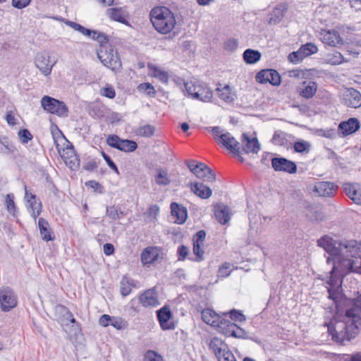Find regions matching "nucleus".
<instances>
[{
  "label": "nucleus",
  "mask_w": 361,
  "mask_h": 361,
  "mask_svg": "<svg viewBox=\"0 0 361 361\" xmlns=\"http://www.w3.org/2000/svg\"><path fill=\"white\" fill-rule=\"evenodd\" d=\"M203 244H200L197 243H193V253L196 256V259L189 257L188 259L191 261L201 262L204 259L203 255L204 253V250L202 246Z\"/></svg>",
  "instance_id": "37998d69"
},
{
  "label": "nucleus",
  "mask_w": 361,
  "mask_h": 361,
  "mask_svg": "<svg viewBox=\"0 0 361 361\" xmlns=\"http://www.w3.org/2000/svg\"><path fill=\"white\" fill-rule=\"evenodd\" d=\"M100 94L102 96L109 99H114L116 96L115 90L111 85H106L105 87L101 89Z\"/></svg>",
  "instance_id": "3c124183"
},
{
  "label": "nucleus",
  "mask_w": 361,
  "mask_h": 361,
  "mask_svg": "<svg viewBox=\"0 0 361 361\" xmlns=\"http://www.w3.org/2000/svg\"><path fill=\"white\" fill-rule=\"evenodd\" d=\"M345 194L355 203L361 204V185L358 183H345L343 184Z\"/></svg>",
  "instance_id": "6ab92c4d"
},
{
  "label": "nucleus",
  "mask_w": 361,
  "mask_h": 361,
  "mask_svg": "<svg viewBox=\"0 0 361 361\" xmlns=\"http://www.w3.org/2000/svg\"><path fill=\"white\" fill-rule=\"evenodd\" d=\"M238 43L235 39H228L224 42V49L228 51H233L238 47Z\"/></svg>",
  "instance_id": "e2e57ef3"
},
{
  "label": "nucleus",
  "mask_w": 361,
  "mask_h": 361,
  "mask_svg": "<svg viewBox=\"0 0 361 361\" xmlns=\"http://www.w3.org/2000/svg\"><path fill=\"white\" fill-rule=\"evenodd\" d=\"M241 153L249 154L250 152L257 154L260 150V144L257 137H250L247 133H244L241 136Z\"/></svg>",
  "instance_id": "f8f14e48"
},
{
  "label": "nucleus",
  "mask_w": 361,
  "mask_h": 361,
  "mask_svg": "<svg viewBox=\"0 0 361 361\" xmlns=\"http://www.w3.org/2000/svg\"><path fill=\"white\" fill-rule=\"evenodd\" d=\"M343 103L349 108L357 109L360 107V92L353 87L347 88L343 93Z\"/></svg>",
  "instance_id": "9b49d317"
},
{
  "label": "nucleus",
  "mask_w": 361,
  "mask_h": 361,
  "mask_svg": "<svg viewBox=\"0 0 361 361\" xmlns=\"http://www.w3.org/2000/svg\"><path fill=\"white\" fill-rule=\"evenodd\" d=\"M111 325L118 330H121L127 327L128 323L125 319L121 317V319H111Z\"/></svg>",
  "instance_id": "6e6d98bb"
},
{
  "label": "nucleus",
  "mask_w": 361,
  "mask_h": 361,
  "mask_svg": "<svg viewBox=\"0 0 361 361\" xmlns=\"http://www.w3.org/2000/svg\"><path fill=\"white\" fill-rule=\"evenodd\" d=\"M106 13L109 17L113 20L125 23L126 20L125 19L121 8H111L107 9Z\"/></svg>",
  "instance_id": "e433bc0d"
},
{
  "label": "nucleus",
  "mask_w": 361,
  "mask_h": 361,
  "mask_svg": "<svg viewBox=\"0 0 361 361\" xmlns=\"http://www.w3.org/2000/svg\"><path fill=\"white\" fill-rule=\"evenodd\" d=\"M188 247L184 245H180L177 249L178 261H184L188 255Z\"/></svg>",
  "instance_id": "864d4df0"
},
{
  "label": "nucleus",
  "mask_w": 361,
  "mask_h": 361,
  "mask_svg": "<svg viewBox=\"0 0 361 361\" xmlns=\"http://www.w3.org/2000/svg\"><path fill=\"white\" fill-rule=\"evenodd\" d=\"M139 91H143L149 96H154L156 93L154 87L149 82H145L139 85Z\"/></svg>",
  "instance_id": "4d7b16f0"
},
{
  "label": "nucleus",
  "mask_w": 361,
  "mask_h": 361,
  "mask_svg": "<svg viewBox=\"0 0 361 361\" xmlns=\"http://www.w3.org/2000/svg\"><path fill=\"white\" fill-rule=\"evenodd\" d=\"M67 24L75 30L80 32L85 36L90 35V34L92 32L90 29H87L77 23L68 21Z\"/></svg>",
  "instance_id": "09e8293b"
},
{
  "label": "nucleus",
  "mask_w": 361,
  "mask_h": 361,
  "mask_svg": "<svg viewBox=\"0 0 361 361\" xmlns=\"http://www.w3.org/2000/svg\"><path fill=\"white\" fill-rule=\"evenodd\" d=\"M271 166L275 171H283L294 173L297 171L295 162L284 157H274L271 159Z\"/></svg>",
  "instance_id": "9d476101"
},
{
  "label": "nucleus",
  "mask_w": 361,
  "mask_h": 361,
  "mask_svg": "<svg viewBox=\"0 0 361 361\" xmlns=\"http://www.w3.org/2000/svg\"><path fill=\"white\" fill-rule=\"evenodd\" d=\"M200 167L194 173V175L204 181L213 183L216 180L214 171L204 163L199 164Z\"/></svg>",
  "instance_id": "4be33fe9"
},
{
  "label": "nucleus",
  "mask_w": 361,
  "mask_h": 361,
  "mask_svg": "<svg viewBox=\"0 0 361 361\" xmlns=\"http://www.w3.org/2000/svg\"><path fill=\"white\" fill-rule=\"evenodd\" d=\"M143 361H164L163 357L157 352L148 350L144 354Z\"/></svg>",
  "instance_id": "49530a36"
},
{
  "label": "nucleus",
  "mask_w": 361,
  "mask_h": 361,
  "mask_svg": "<svg viewBox=\"0 0 361 361\" xmlns=\"http://www.w3.org/2000/svg\"><path fill=\"white\" fill-rule=\"evenodd\" d=\"M194 94L195 99L204 102H209L213 97L212 90L204 83L198 84L197 92Z\"/></svg>",
  "instance_id": "bb28decb"
},
{
  "label": "nucleus",
  "mask_w": 361,
  "mask_h": 361,
  "mask_svg": "<svg viewBox=\"0 0 361 361\" xmlns=\"http://www.w3.org/2000/svg\"><path fill=\"white\" fill-rule=\"evenodd\" d=\"M360 128V123L357 118H350L345 121H342L338 125V133L343 137L351 135L357 131Z\"/></svg>",
  "instance_id": "4468645a"
},
{
  "label": "nucleus",
  "mask_w": 361,
  "mask_h": 361,
  "mask_svg": "<svg viewBox=\"0 0 361 361\" xmlns=\"http://www.w3.org/2000/svg\"><path fill=\"white\" fill-rule=\"evenodd\" d=\"M155 132V128L152 125H145L137 129V135L142 137H151Z\"/></svg>",
  "instance_id": "c03bdc74"
},
{
  "label": "nucleus",
  "mask_w": 361,
  "mask_h": 361,
  "mask_svg": "<svg viewBox=\"0 0 361 361\" xmlns=\"http://www.w3.org/2000/svg\"><path fill=\"white\" fill-rule=\"evenodd\" d=\"M27 207L32 218L36 220L42 212V202L37 199L35 195H31L27 202Z\"/></svg>",
  "instance_id": "cd10ccee"
},
{
  "label": "nucleus",
  "mask_w": 361,
  "mask_h": 361,
  "mask_svg": "<svg viewBox=\"0 0 361 361\" xmlns=\"http://www.w3.org/2000/svg\"><path fill=\"white\" fill-rule=\"evenodd\" d=\"M140 257L143 264H152L157 260L158 254L154 248L147 247L141 253Z\"/></svg>",
  "instance_id": "72a5a7b5"
},
{
  "label": "nucleus",
  "mask_w": 361,
  "mask_h": 361,
  "mask_svg": "<svg viewBox=\"0 0 361 361\" xmlns=\"http://www.w3.org/2000/svg\"><path fill=\"white\" fill-rule=\"evenodd\" d=\"M149 16L154 28L160 34L170 33L176 25L174 13L166 6L153 8Z\"/></svg>",
  "instance_id": "7ed1b4c3"
},
{
  "label": "nucleus",
  "mask_w": 361,
  "mask_h": 361,
  "mask_svg": "<svg viewBox=\"0 0 361 361\" xmlns=\"http://www.w3.org/2000/svg\"><path fill=\"white\" fill-rule=\"evenodd\" d=\"M326 63L331 65H339L345 62L343 56L338 51H335L332 54H329L326 58Z\"/></svg>",
  "instance_id": "ea45409f"
},
{
  "label": "nucleus",
  "mask_w": 361,
  "mask_h": 361,
  "mask_svg": "<svg viewBox=\"0 0 361 361\" xmlns=\"http://www.w3.org/2000/svg\"><path fill=\"white\" fill-rule=\"evenodd\" d=\"M67 156H63L65 162L71 170L75 171L79 169L80 159L75 154L74 147L72 144H70V146L67 147Z\"/></svg>",
  "instance_id": "a878e982"
},
{
  "label": "nucleus",
  "mask_w": 361,
  "mask_h": 361,
  "mask_svg": "<svg viewBox=\"0 0 361 361\" xmlns=\"http://www.w3.org/2000/svg\"><path fill=\"white\" fill-rule=\"evenodd\" d=\"M121 138L116 135H110L106 139V143L111 147L118 149Z\"/></svg>",
  "instance_id": "8fccbe9b"
},
{
  "label": "nucleus",
  "mask_w": 361,
  "mask_h": 361,
  "mask_svg": "<svg viewBox=\"0 0 361 361\" xmlns=\"http://www.w3.org/2000/svg\"><path fill=\"white\" fill-rule=\"evenodd\" d=\"M206 343L209 349L214 354L216 358L229 348L224 341L217 336L207 338Z\"/></svg>",
  "instance_id": "2eb2a0df"
},
{
  "label": "nucleus",
  "mask_w": 361,
  "mask_h": 361,
  "mask_svg": "<svg viewBox=\"0 0 361 361\" xmlns=\"http://www.w3.org/2000/svg\"><path fill=\"white\" fill-rule=\"evenodd\" d=\"M219 319L216 330L226 336L240 338L244 331L235 323L226 319L225 317H217Z\"/></svg>",
  "instance_id": "423d86ee"
},
{
  "label": "nucleus",
  "mask_w": 361,
  "mask_h": 361,
  "mask_svg": "<svg viewBox=\"0 0 361 361\" xmlns=\"http://www.w3.org/2000/svg\"><path fill=\"white\" fill-rule=\"evenodd\" d=\"M338 186L331 181H318L314 185L312 191L319 197H331L335 195Z\"/></svg>",
  "instance_id": "6e6552de"
},
{
  "label": "nucleus",
  "mask_w": 361,
  "mask_h": 361,
  "mask_svg": "<svg viewBox=\"0 0 361 361\" xmlns=\"http://www.w3.org/2000/svg\"><path fill=\"white\" fill-rule=\"evenodd\" d=\"M41 106L44 111L58 116L67 117L68 116V108L66 104L51 97L44 96L41 99Z\"/></svg>",
  "instance_id": "39448f33"
},
{
  "label": "nucleus",
  "mask_w": 361,
  "mask_h": 361,
  "mask_svg": "<svg viewBox=\"0 0 361 361\" xmlns=\"http://www.w3.org/2000/svg\"><path fill=\"white\" fill-rule=\"evenodd\" d=\"M137 148V144L136 142L130 140L121 139L118 149L124 152H132Z\"/></svg>",
  "instance_id": "4c0bfd02"
},
{
  "label": "nucleus",
  "mask_w": 361,
  "mask_h": 361,
  "mask_svg": "<svg viewBox=\"0 0 361 361\" xmlns=\"http://www.w3.org/2000/svg\"><path fill=\"white\" fill-rule=\"evenodd\" d=\"M191 191L201 199H208L212 196V189L201 182L190 184Z\"/></svg>",
  "instance_id": "5701e85b"
},
{
  "label": "nucleus",
  "mask_w": 361,
  "mask_h": 361,
  "mask_svg": "<svg viewBox=\"0 0 361 361\" xmlns=\"http://www.w3.org/2000/svg\"><path fill=\"white\" fill-rule=\"evenodd\" d=\"M299 49L304 58L310 56L318 51L317 47L312 42H307L305 44L302 45Z\"/></svg>",
  "instance_id": "a19ab883"
},
{
  "label": "nucleus",
  "mask_w": 361,
  "mask_h": 361,
  "mask_svg": "<svg viewBox=\"0 0 361 361\" xmlns=\"http://www.w3.org/2000/svg\"><path fill=\"white\" fill-rule=\"evenodd\" d=\"M18 304L17 295L13 290L8 286L0 288V307L3 312H8L16 307Z\"/></svg>",
  "instance_id": "0eeeda50"
},
{
  "label": "nucleus",
  "mask_w": 361,
  "mask_h": 361,
  "mask_svg": "<svg viewBox=\"0 0 361 361\" xmlns=\"http://www.w3.org/2000/svg\"><path fill=\"white\" fill-rule=\"evenodd\" d=\"M154 76L159 78V80L164 83L167 84L169 81L168 73L164 71L156 69L154 71Z\"/></svg>",
  "instance_id": "69168bd1"
},
{
  "label": "nucleus",
  "mask_w": 361,
  "mask_h": 361,
  "mask_svg": "<svg viewBox=\"0 0 361 361\" xmlns=\"http://www.w3.org/2000/svg\"><path fill=\"white\" fill-rule=\"evenodd\" d=\"M135 281L126 276H123L120 281V290L122 296L126 297L129 295L132 288L135 287Z\"/></svg>",
  "instance_id": "7c9ffc66"
},
{
  "label": "nucleus",
  "mask_w": 361,
  "mask_h": 361,
  "mask_svg": "<svg viewBox=\"0 0 361 361\" xmlns=\"http://www.w3.org/2000/svg\"><path fill=\"white\" fill-rule=\"evenodd\" d=\"M293 149L297 153H308L311 149V144L304 140H299L294 142Z\"/></svg>",
  "instance_id": "58836bf2"
},
{
  "label": "nucleus",
  "mask_w": 361,
  "mask_h": 361,
  "mask_svg": "<svg viewBox=\"0 0 361 361\" xmlns=\"http://www.w3.org/2000/svg\"><path fill=\"white\" fill-rule=\"evenodd\" d=\"M287 10L285 4H281L277 5L269 14V24L276 25L281 22L284 16V13Z\"/></svg>",
  "instance_id": "c85d7f7f"
},
{
  "label": "nucleus",
  "mask_w": 361,
  "mask_h": 361,
  "mask_svg": "<svg viewBox=\"0 0 361 361\" xmlns=\"http://www.w3.org/2000/svg\"><path fill=\"white\" fill-rule=\"evenodd\" d=\"M35 63L41 73L47 76L51 74V69L56 63V61L51 63L49 55L43 53H39L35 57Z\"/></svg>",
  "instance_id": "ddd939ff"
},
{
  "label": "nucleus",
  "mask_w": 361,
  "mask_h": 361,
  "mask_svg": "<svg viewBox=\"0 0 361 361\" xmlns=\"http://www.w3.org/2000/svg\"><path fill=\"white\" fill-rule=\"evenodd\" d=\"M63 330L67 334L68 338L73 342L75 341L78 337L81 335L82 329L79 324H65L63 326Z\"/></svg>",
  "instance_id": "473e14b6"
},
{
  "label": "nucleus",
  "mask_w": 361,
  "mask_h": 361,
  "mask_svg": "<svg viewBox=\"0 0 361 361\" xmlns=\"http://www.w3.org/2000/svg\"><path fill=\"white\" fill-rule=\"evenodd\" d=\"M321 35L322 42L331 47H337L343 44L342 37L336 30H322Z\"/></svg>",
  "instance_id": "a211bd4d"
},
{
  "label": "nucleus",
  "mask_w": 361,
  "mask_h": 361,
  "mask_svg": "<svg viewBox=\"0 0 361 361\" xmlns=\"http://www.w3.org/2000/svg\"><path fill=\"white\" fill-rule=\"evenodd\" d=\"M102 156L103 157L104 159L106 162L107 165L109 166V168L113 170L116 174H119V171L118 169V167L116 164L113 161L111 158L106 154L104 152H101Z\"/></svg>",
  "instance_id": "bf43d9fd"
},
{
  "label": "nucleus",
  "mask_w": 361,
  "mask_h": 361,
  "mask_svg": "<svg viewBox=\"0 0 361 361\" xmlns=\"http://www.w3.org/2000/svg\"><path fill=\"white\" fill-rule=\"evenodd\" d=\"M303 87L299 89L298 92L302 97L309 99L312 98L317 90L318 85L314 81H304L302 82Z\"/></svg>",
  "instance_id": "393cba45"
},
{
  "label": "nucleus",
  "mask_w": 361,
  "mask_h": 361,
  "mask_svg": "<svg viewBox=\"0 0 361 361\" xmlns=\"http://www.w3.org/2000/svg\"><path fill=\"white\" fill-rule=\"evenodd\" d=\"M157 296L158 293L154 287L145 290L141 294L139 300L143 307H157L159 305Z\"/></svg>",
  "instance_id": "dca6fc26"
},
{
  "label": "nucleus",
  "mask_w": 361,
  "mask_h": 361,
  "mask_svg": "<svg viewBox=\"0 0 361 361\" xmlns=\"http://www.w3.org/2000/svg\"><path fill=\"white\" fill-rule=\"evenodd\" d=\"M214 215L219 223L225 225L231 219V209L224 204H217L214 206Z\"/></svg>",
  "instance_id": "aec40b11"
},
{
  "label": "nucleus",
  "mask_w": 361,
  "mask_h": 361,
  "mask_svg": "<svg viewBox=\"0 0 361 361\" xmlns=\"http://www.w3.org/2000/svg\"><path fill=\"white\" fill-rule=\"evenodd\" d=\"M18 136L20 141L24 144L27 143L33 137L32 135L27 129H22L19 130Z\"/></svg>",
  "instance_id": "5fc2aeb1"
},
{
  "label": "nucleus",
  "mask_w": 361,
  "mask_h": 361,
  "mask_svg": "<svg viewBox=\"0 0 361 361\" xmlns=\"http://www.w3.org/2000/svg\"><path fill=\"white\" fill-rule=\"evenodd\" d=\"M216 91L218 97L228 104L233 103L237 97L235 93L232 91L228 85L224 86L219 85V87H216Z\"/></svg>",
  "instance_id": "b1692460"
},
{
  "label": "nucleus",
  "mask_w": 361,
  "mask_h": 361,
  "mask_svg": "<svg viewBox=\"0 0 361 361\" xmlns=\"http://www.w3.org/2000/svg\"><path fill=\"white\" fill-rule=\"evenodd\" d=\"M6 204L8 212L15 215L17 208L14 202V195L12 193L6 195Z\"/></svg>",
  "instance_id": "de8ad7c7"
},
{
  "label": "nucleus",
  "mask_w": 361,
  "mask_h": 361,
  "mask_svg": "<svg viewBox=\"0 0 361 361\" xmlns=\"http://www.w3.org/2000/svg\"><path fill=\"white\" fill-rule=\"evenodd\" d=\"M255 78L261 84L269 82L274 86H279L281 82V75L274 69L262 70L257 73Z\"/></svg>",
  "instance_id": "1a4fd4ad"
},
{
  "label": "nucleus",
  "mask_w": 361,
  "mask_h": 361,
  "mask_svg": "<svg viewBox=\"0 0 361 361\" xmlns=\"http://www.w3.org/2000/svg\"><path fill=\"white\" fill-rule=\"evenodd\" d=\"M304 56H302L300 49L296 51H293L289 54L288 59L290 62L297 64L303 60Z\"/></svg>",
  "instance_id": "603ef678"
},
{
  "label": "nucleus",
  "mask_w": 361,
  "mask_h": 361,
  "mask_svg": "<svg viewBox=\"0 0 361 361\" xmlns=\"http://www.w3.org/2000/svg\"><path fill=\"white\" fill-rule=\"evenodd\" d=\"M261 53L255 49H247L243 54V58L244 61L247 64H254L258 62L261 59Z\"/></svg>",
  "instance_id": "2f4dec72"
},
{
  "label": "nucleus",
  "mask_w": 361,
  "mask_h": 361,
  "mask_svg": "<svg viewBox=\"0 0 361 361\" xmlns=\"http://www.w3.org/2000/svg\"><path fill=\"white\" fill-rule=\"evenodd\" d=\"M38 226L43 240L47 242L54 239V236L49 228V224L46 219L44 218H39L38 220Z\"/></svg>",
  "instance_id": "c756f323"
},
{
  "label": "nucleus",
  "mask_w": 361,
  "mask_h": 361,
  "mask_svg": "<svg viewBox=\"0 0 361 361\" xmlns=\"http://www.w3.org/2000/svg\"><path fill=\"white\" fill-rule=\"evenodd\" d=\"M219 143L234 154H241L240 142L228 132L224 133L223 138Z\"/></svg>",
  "instance_id": "f3484780"
},
{
  "label": "nucleus",
  "mask_w": 361,
  "mask_h": 361,
  "mask_svg": "<svg viewBox=\"0 0 361 361\" xmlns=\"http://www.w3.org/2000/svg\"><path fill=\"white\" fill-rule=\"evenodd\" d=\"M157 174L154 176L155 183L161 186H166L170 184L171 179L168 176L167 170L162 168H158L156 170Z\"/></svg>",
  "instance_id": "f704fd0d"
},
{
  "label": "nucleus",
  "mask_w": 361,
  "mask_h": 361,
  "mask_svg": "<svg viewBox=\"0 0 361 361\" xmlns=\"http://www.w3.org/2000/svg\"><path fill=\"white\" fill-rule=\"evenodd\" d=\"M157 319L163 330H173L178 324V321L175 319V317H157Z\"/></svg>",
  "instance_id": "c9c22d12"
},
{
  "label": "nucleus",
  "mask_w": 361,
  "mask_h": 361,
  "mask_svg": "<svg viewBox=\"0 0 361 361\" xmlns=\"http://www.w3.org/2000/svg\"><path fill=\"white\" fill-rule=\"evenodd\" d=\"M317 245L328 254L326 262L332 264L326 281L328 298L333 302L330 312L333 316H361V295L352 300L343 293L342 279L345 275L361 274V243L356 240H336L325 235L317 240Z\"/></svg>",
  "instance_id": "f257e3e1"
},
{
  "label": "nucleus",
  "mask_w": 361,
  "mask_h": 361,
  "mask_svg": "<svg viewBox=\"0 0 361 361\" xmlns=\"http://www.w3.org/2000/svg\"><path fill=\"white\" fill-rule=\"evenodd\" d=\"M97 56L104 66L112 71L121 67V61L118 51L110 44H103L97 50Z\"/></svg>",
  "instance_id": "20e7f679"
},
{
  "label": "nucleus",
  "mask_w": 361,
  "mask_h": 361,
  "mask_svg": "<svg viewBox=\"0 0 361 361\" xmlns=\"http://www.w3.org/2000/svg\"><path fill=\"white\" fill-rule=\"evenodd\" d=\"M99 163V161H97V159H94L84 163L82 168L84 170L91 172L98 167Z\"/></svg>",
  "instance_id": "680f3d73"
},
{
  "label": "nucleus",
  "mask_w": 361,
  "mask_h": 361,
  "mask_svg": "<svg viewBox=\"0 0 361 361\" xmlns=\"http://www.w3.org/2000/svg\"><path fill=\"white\" fill-rule=\"evenodd\" d=\"M218 361H236L233 354L229 348L216 358Z\"/></svg>",
  "instance_id": "052dcab7"
},
{
  "label": "nucleus",
  "mask_w": 361,
  "mask_h": 361,
  "mask_svg": "<svg viewBox=\"0 0 361 361\" xmlns=\"http://www.w3.org/2000/svg\"><path fill=\"white\" fill-rule=\"evenodd\" d=\"M106 214L112 220L120 219L123 216V212L118 209L116 206H107L106 208Z\"/></svg>",
  "instance_id": "79ce46f5"
},
{
  "label": "nucleus",
  "mask_w": 361,
  "mask_h": 361,
  "mask_svg": "<svg viewBox=\"0 0 361 361\" xmlns=\"http://www.w3.org/2000/svg\"><path fill=\"white\" fill-rule=\"evenodd\" d=\"M171 215L176 217L175 223L183 224L188 218V210L186 207L177 202H171L170 205Z\"/></svg>",
  "instance_id": "412c9836"
},
{
  "label": "nucleus",
  "mask_w": 361,
  "mask_h": 361,
  "mask_svg": "<svg viewBox=\"0 0 361 361\" xmlns=\"http://www.w3.org/2000/svg\"><path fill=\"white\" fill-rule=\"evenodd\" d=\"M198 84H194L192 82H185V91L189 96H191L195 99V92H197Z\"/></svg>",
  "instance_id": "0e129e2a"
},
{
  "label": "nucleus",
  "mask_w": 361,
  "mask_h": 361,
  "mask_svg": "<svg viewBox=\"0 0 361 361\" xmlns=\"http://www.w3.org/2000/svg\"><path fill=\"white\" fill-rule=\"evenodd\" d=\"M319 135L329 139H334L336 137V132L334 129H319L317 130Z\"/></svg>",
  "instance_id": "13d9d810"
},
{
  "label": "nucleus",
  "mask_w": 361,
  "mask_h": 361,
  "mask_svg": "<svg viewBox=\"0 0 361 361\" xmlns=\"http://www.w3.org/2000/svg\"><path fill=\"white\" fill-rule=\"evenodd\" d=\"M156 316L159 317H168L172 316V312L171 311L170 307L169 305H164L159 310L156 311Z\"/></svg>",
  "instance_id": "338daca9"
},
{
  "label": "nucleus",
  "mask_w": 361,
  "mask_h": 361,
  "mask_svg": "<svg viewBox=\"0 0 361 361\" xmlns=\"http://www.w3.org/2000/svg\"><path fill=\"white\" fill-rule=\"evenodd\" d=\"M31 0H12V6L18 9H22L27 6Z\"/></svg>",
  "instance_id": "774afa93"
},
{
  "label": "nucleus",
  "mask_w": 361,
  "mask_h": 361,
  "mask_svg": "<svg viewBox=\"0 0 361 361\" xmlns=\"http://www.w3.org/2000/svg\"><path fill=\"white\" fill-rule=\"evenodd\" d=\"M206 129L212 132L214 139L218 142H220L223 138L224 133L226 132L219 126L207 127Z\"/></svg>",
  "instance_id": "a18cd8bd"
},
{
  "label": "nucleus",
  "mask_w": 361,
  "mask_h": 361,
  "mask_svg": "<svg viewBox=\"0 0 361 361\" xmlns=\"http://www.w3.org/2000/svg\"><path fill=\"white\" fill-rule=\"evenodd\" d=\"M332 317L328 325V332L331 339L337 343L354 338L361 329V317Z\"/></svg>",
  "instance_id": "f03ea898"
}]
</instances>
